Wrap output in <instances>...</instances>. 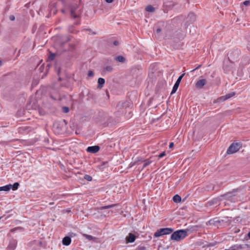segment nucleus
Masks as SVG:
<instances>
[{
    "instance_id": "obj_45",
    "label": "nucleus",
    "mask_w": 250,
    "mask_h": 250,
    "mask_svg": "<svg viewBox=\"0 0 250 250\" xmlns=\"http://www.w3.org/2000/svg\"><path fill=\"white\" fill-rule=\"evenodd\" d=\"M200 66H201V65H199L198 67H197L195 69H193L192 71H194L195 70L198 69Z\"/></svg>"
},
{
    "instance_id": "obj_40",
    "label": "nucleus",
    "mask_w": 250,
    "mask_h": 250,
    "mask_svg": "<svg viewBox=\"0 0 250 250\" xmlns=\"http://www.w3.org/2000/svg\"><path fill=\"white\" fill-rule=\"evenodd\" d=\"M161 28H157V29H156V32H157V33H160L161 32Z\"/></svg>"
},
{
    "instance_id": "obj_47",
    "label": "nucleus",
    "mask_w": 250,
    "mask_h": 250,
    "mask_svg": "<svg viewBox=\"0 0 250 250\" xmlns=\"http://www.w3.org/2000/svg\"><path fill=\"white\" fill-rule=\"evenodd\" d=\"M248 48L250 50V42H249V43L248 44Z\"/></svg>"
},
{
    "instance_id": "obj_36",
    "label": "nucleus",
    "mask_w": 250,
    "mask_h": 250,
    "mask_svg": "<svg viewBox=\"0 0 250 250\" xmlns=\"http://www.w3.org/2000/svg\"><path fill=\"white\" fill-rule=\"evenodd\" d=\"M166 155V153L165 152H163L162 153H160L158 157L159 158H162L163 157H164V156H165Z\"/></svg>"
},
{
    "instance_id": "obj_16",
    "label": "nucleus",
    "mask_w": 250,
    "mask_h": 250,
    "mask_svg": "<svg viewBox=\"0 0 250 250\" xmlns=\"http://www.w3.org/2000/svg\"><path fill=\"white\" fill-rule=\"evenodd\" d=\"M71 238H70V237H69L68 236L64 237L63 238L62 241V243L63 244V245H64L65 246L69 245L71 243Z\"/></svg>"
},
{
    "instance_id": "obj_46",
    "label": "nucleus",
    "mask_w": 250,
    "mask_h": 250,
    "mask_svg": "<svg viewBox=\"0 0 250 250\" xmlns=\"http://www.w3.org/2000/svg\"><path fill=\"white\" fill-rule=\"evenodd\" d=\"M248 236L250 239V231L248 233Z\"/></svg>"
},
{
    "instance_id": "obj_48",
    "label": "nucleus",
    "mask_w": 250,
    "mask_h": 250,
    "mask_svg": "<svg viewBox=\"0 0 250 250\" xmlns=\"http://www.w3.org/2000/svg\"><path fill=\"white\" fill-rule=\"evenodd\" d=\"M229 250H235V249L233 247H231V249Z\"/></svg>"
},
{
    "instance_id": "obj_26",
    "label": "nucleus",
    "mask_w": 250,
    "mask_h": 250,
    "mask_svg": "<svg viewBox=\"0 0 250 250\" xmlns=\"http://www.w3.org/2000/svg\"><path fill=\"white\" fill-rule=\"evenodd\" d=\"M117 61L119 62H123L125 61V59L122 56H118L116 58Z\"/></svg>"
},
{
    "instance_id": "obj_10",
    "label": "nucleus",
    "mask_w": 250,
    "mask_h": 250,
    "mask_svg": "<svg viewBox=\"0 0 250 250\" xmlns=\"http://www.w3.org/2000/svg\"><path fill=\"white\" fill-rule=\"evenodd\" d=\"M100 150V147L98 146H88L86 148V151L88 152L91 153H96Z\"/></svg>"
},
{
    "instance_id": "obj_41",
    "label": "nucleus",
    "mask_w": 250,
    "mask_h": 250,
    "mask_svg": "<svg viewBox=\"0 0 250 250\" xmlns=\"http://www.w3.org/2000/svg\"><path fill=\"white\" fill-rule=\"evenodd\" d=\"M173 146H174L173 143H170L169 145V147L172 148Z\"/></svg>"
},
{
    "instance_id": "obj_21",
    "label": "nucleus",
    "mask_w": 250,
    "mask_h": 250,
    "mask_svg": "<svg viewBox=\"0 0 250 250\" xmlns=\"http://www.w3.org/2000/svg\"><path fill=\"white\" fill-rule=\"evenodd\" d=\"M152 162L150 159H146L144 161V164L142 170H143L145 167H146Z\"/></svg>"
},
{
    "instance_id": "obj_17",
    "label": "nucleus",
    "mask_w": 250,
    "mask_h": 250,
    "mask_svg": "<svg viewBox=\"0 0 250 250\" xmlns=\"http://www.w3.org/2000/svg\"><path fill=\"white\" fill-rule=\"evenodd\" d=\"M113 68L111 66H104L102 71V74H104L106 72H110L112 71Z\"/></svg>"
},
{
    "instance_id": "obj_53",
    "label": "nucleus",
    "mask_w": 250,
    "mask_h": 250,
    "mask_svg": "<svg viewBox=\"0 0 250 250\" xmlns=\"http://www.w3.org/2000/svg\"><path fill=\"white\" fill-rule=\"evenodd\" d=\"M70 210H67V212H70Z\"/></svg>"
},
{
    "instance_id": "obj_8",
    "label": "nucleus",
    "mask_w": 250,
    "mask_h": 250,
    "mask_svg": "<svg viewBox=\"0 0 250 250\" xmlns=\"http://www.w3.org/2000/svg\"><path fill=\"white\" fill-rule=\"evenodd\" d=\"M223 196L225 199H226L231 202H235L237 201L235 195H233L232 193H228L227 194L224 195Z\"/></svg>"
},
{
    "instance_id": "obj_6",
    "label": "nucleus",
    "mask_w": 250,
    "mask_h": 250,
    "mask_svg": "<svg viewBox=\"0 0 250 250\" xmlns=\"http://www.w3.org/2000/svg\"><path fill=\"white\" fill-rule=\"evenodd\" d=\"M234 95H235V93L234 92H232L231 93L227 94H226L225 96H221V97L218 98L216 100V101H214V103H215L216 102L220 103V102H224L226 100L230 98L231 97L233 96Z\"/></svg>"
},
{
    "instance_id": "obj_39",
    "label": "nucleus",
    "mask_w": 250,
    "mask_h": 250,
    "mask_svg": "<svg viewBox=\"0 0 250 250\" xmlns=\"http://www.w3.org/2000/svg\"><path fill=\"white\" fill-rule=\"evenodd\" d=\"M113 44L115 46H117L119 44V42L117 41H115L113 42Z\"/></svg>"
},
{
    "instance_id": "obj_1",
    "label": "nucleus",
    "mask_w": 250,
    "mask_h": 250,
    "mask_svg": "<svg viewBox=\"0 0 250 250\" xmlns=\"http://www.w3.org/2000/svg\"><path fill=\"white\" fill-rule=\"evenodd\" d=\"M67 8L69 9L72 18L79 20L80 19L82 11L76 3L74 2Z\"/></svg>"
},
{
    "instance_id": "obj_43",
    "label": "nucleus",
    "mask_w": 250,
    "mask_h": 250,
    "mask_svg": "<svg viewBox=\"0 0 250 250\" xmlns=\"http://www.w3.org/2000/svg\"><path fill=\"white\" fill-rule=\"evenodd\" d=\"M80 24V21H77L74 23L75 25H79Z\"/></svg>"
},
{
    "instance_id": "obj_49",
    "label": "nucleus",
    "mask_w": 250,
    "mask_h": 250,
    "mask_svg": "<svg viewBox=\"0 0 250 250\" xmlns=\"http://www.w3.org/2000/svg\"><path fill=\"white\" fill-rule=\"evenodd\" d=\"M50 205H53L54 204V203L53 202H50L49 203V204Z\"/></svg>"
},
{
    "instance_id": "obj_5",
    "label": "nucleus",
    "mask_w": 250,
    "mask_h": 250,
    "mask_svg": "<svg viewBox=\"0 0 250 250\" xmlns=\"http://www.w3.org/2000/svg\"><path fill=\"white\" fill-rule=\"evenodd\" d=\"M233 67V63L229 58L225 60L223 62V68L226 73L230 71Z\"/></svg>"
},
{
    "instance_id": "obj_18",
    "label": "nucleus",
    "mask_w": 250,
    "mask_h": 250,
    "mask_svg": "<svg viewBox=\"0 0 250 250\" xmlns=\"http://www.w3.org/2000/svg\"><path fill=\"white\" fill-rule=\"evenodd\" d=\"M98 87L99 89H101L103 87L104 84L105 83V80L104 78H99L98 80Z\"/></svg>"
},
{
    "instance_id": "obj_52",
    "label": "nucleus",
    "mask_w": 250,
    "mask_h": 250,
    "mask_svg": "<svg viewBox=\"0 0 250 250\" xmlns=\"http://www.w3.org/2000/svg\"><path fill=\"white\" fill-rule=\"evenodd\" d=\"M1 65V62L0 61V66Z\"/></svg>"
},
{
    "instance_id": "obj_9",
    "label": "nucleus",
    "mask_w": 250,
    "mask_h": 250,
    "mask_svg": "<svg viewBox=\"0 0 250 250\" xmlns=\"http://www.w3.org/2000/svg\"><path fill=\"white\" fill-rule=\"evenodd\" d=\"M239 54L240 51L238 50H235L231 51L229 53V57L228 58H229V59H231L232 60H235L238 58Z\"/></svg>"
},
{
    "instance_id": "obj_27",
    "label": "nucleus",
    "mask_w": 250,
    "mask_h": 250,
    "mask_svg": "<svg viewBox=\"0 0 250 250\" xmlns=\"http://www.w3.org/2000/svg\"><path fill=\"white\" fill-rule=\"evenodd\" d=\"M50 97L54 100H61V98L58 94H56L55 96L51 95Z\"/></svg>"
},
{
    "instance_id": "obj_54",
    "label": "nucleus",
    "mask_w": 250,
    "mask_h": 250,
    "mask_svg": "<svg viewBox=\"0 0 250 250\" xmlns=\"http://www.w3.org/2000/svg\"><path fill=\"white\" fill-rule=\"evenodd\" d=\"M1 219V217H0V219Z\"/></svg>"
},
{
    "instance_id": "obj_3",
    "label": "nucleus",
    "mask_w": 250,
    "mask_h": 250,
    "mask_svg": "<svg viewBox=\"0 0 250 250\" xmlns=\"http://www.w3.org/2000/svg\"><path fill=\"white\" fill-rule=\"evenodd\" d=\"M173 229L170 228H162L158 230L154 234L155 237H158L164 235H167L172 232Z\"/></svg>"
},
{
    "instance_id": "obj_14",
    "label": "nucleus",
    "mask_w": 250,
    "mask_h": 250,
    "mask_svg": "<svg viewBox=\"0 0 250 250\" xmlns=\"http://www.w3.org/2000/svg\"><path fill=\"white\" fill-rule=\"evenodd\" d=\"M136 236L133 233H129L128 236L126 237V240L129 243H133L135 241Z\"/></svg>"
},
{
    "instance_id": "obj_44",
    "label": "nucleus",
    "mask_w": 250,
    "mask_h": 250,
    "mask_svg": "<svg viewBox=\"0 0 250 250\" xmlns=\"http://www.w3.org/2000/svg\"><path fill=\"white\" fill-rule=\"evenodd\" d=\"M62 12L63 13V14H65V11L64 9H62V10H61Z\"/></svg>"
},
{
    "instance_id": "obj_24",
    "label": "nucleus",
    "mask_w": 250,
    "mask_h": 250,
    "mask_svg": "<svg viewBox=\"0 0 250 250\" xmlns=\"http://www.w3.org/2000/svg\"><path fill=\"white\" fill-rule=\"evenodd\" d=\"M68 30L70 33L73 34L77 33L78 32L74 30V27L72 25L69 26Z\"/></svg>"
},
{
    "instance_id": "obj_11",
    "label": "nucleus",
    "mask_w": 250,
    "mask_h": 250,
    "mask_svg": "<svg viewBox=\"0 0 250 250\" xmlns=\"http://www.w3.org/2000/svg\"><path fill=\"white\" fill-rule=\"evenodd\" d=\"M187 19V22H188L189 23H191L196 20V16L194 13H190L188 15Z\"/></svg>"
},
{
    "instance_id": "obj_25",
    "label": "nucleus",
    "mask_w": 250,
    "mask_h": 250,
    "mask_svg": "<svg viewBox=\"0 0 250 250\" xmlns=\"http://www.w3.org/2000/svg\"><path fill=\"white\" fill-rule=\"evenodd\" d=\"M141 161L139 158H137V159L135 160L134 162H131L129 165V167L130 168L133 167L138 162Z\"/></svg>"
},
{
    "instance_id": "obj_37",
    "label": "nucleus",
    "mask_w": 250,
    "mask_h": 250,
    "mask_svg": "<svg viewBox=\"0 0 250 250\" xmlns=\"http://www.w3.org/2000/svg\"><path fill=\"white\" fill-rule=\"evenodd\" d=\"M20 228H19V227H17V228H15L14 229H12L10 230V232H14V231H15L16 230H18L19 229H20Z\"/></svg>"
},
{
    "instance_id": "obj_2",
    "label": "nucleus",
    "mask_w": 250,
    "mask_h": 250,
    "mask_svg": "<svg viewBox=\"0 0 250 250\" xmlns=\"http://www.w3.org/2000/svg\"><path fill=\"white\" fill-rule=\"evenodd\" d=\"M187 235V231L184 229H180L174 232L171 235V239L179 241L185 238Z\"/></svg>"
},
{
    "instance_id": "obj_33",
    "label": "nucleus",
    "mask_w": 250,
    "mask_h": 250,
    "mask_svg": "<svg viewBox=\"0 0 250 250\" xmlns=\"http://www.w3.org/2000/svg\"><path fill=\"white\" fill-rule=\"evenodd\" d=\"M94 76V73L92 71L90 70L88 72V76L90 77H92Z\"/></svg>"
},
{
    "instance_id": "obj_15",
    "label": "nucleus",
    "mask_w": 250,
    "mask_h": 250,
    "mask_svg": "<svg viewBox=\"0 0 250 250\" xmlns=\"http://www.w3.org/2000/svg\"><path fill=\"white\" fill-rule=\"evenodd\" d=\"M62 1V4H63V6L67 8L68 6H70L72 3H74L75 2V0H60Z\"/></svg>"
},
{
    "instance_id": "obj_42",
    "label": "nucleus",
    "mask_w": 250,
    "mask_h": 250,
    "mask_svg": "<svg viewBox=\"0 0 250 250\" xmlns=\"http://www.w3.org/2000/svg\"><path fill=\"white\" fill-rule=\"evenodd\" d=\"M114 0H105V1L107 3H111Z\"/></svg>"
},
{
    "instance_id": "obj_12",
    "label": "nucleus",
    "mask_w": 250,
    "mask_h": 250,
    "mask_svg": "<svg viewBox=\"0 0 250 250\" xmlns=\"http://www.w3.org/2000/svg\"><path fill=\"white\" fill-rule=\"evenodd\" d=\"M206 79H201L198 81L196 83V87L198 88H202L206 83Z\"/></svg>"
},
{
    "instance_id": "obj_34",
    "label": "nucleus",
    "mask_w": 250,
    "mask_h": 250,
    "mask_svg": "<svg viewBox=\"0 0 250 250\" xmlns=\"http://www.w3.org/2000/svg\"><path fill=\"white\" fill-rule=\"evenodd\" d=\"M27 127H20L19 129V132L20 133L22 132L23 130H25L26 129Z\"/></svg>"
},
{
    "instance_id": "obj_4",
    "label": "nucleus",
    "mask_w": 250,
    "mask_h": 250,
    "mask_svg": "<svg viewBox=\"0 0 250 250\" xmlns=\"http://www.w3.org/2000/svg\"><path fill=\"white\" fill-rule=\"evenodd\" d=\"M241 147V145L240 143H233L230 145L227 149V153L228 154H231L237 152Z\"/></svg>"
},
{
    "instance_id": "obj_38",
    "label": "nucleus",
    "mask_w": 250,
    "mask_h": 250,
    "mask_svg": "<svg viewBox=\"0 0 250 250\" xmlns=\"http://www.w3.org/2000/svg\"><path fill=\"white\" fill-rule=\"evenodd\" d=\"M15 17H14V16H13V15H11V16L9 17V19H10L11 21H14V20H15Z\"/></svg>"
},
{
    "instance_id": "obj_23",
    "label": "nucleus",
    "mask_w": 250,
    "mask_h": 250,
    "mask_svg": "<svg viewBox=\"0 0 250 250\" xmlns=\"http://www.w3.org/2000/svg\"><path fill=\"white\" fill-rule=\"evenodd\" d=\"M146 10L147 12H153L155 11V8L152 6L149 5L146 7Z\"/></svg>"
},
{
    "instance_id": "obj_28",
    "label": "nucleus",
    "mask_w": 250,
    "mask_h": 250,
    "mask_svg": "<svg viewBox=\"0 0 250 250\" xmlns=\"http://www.w3.org/2000/svg\"><path fill=\"white\" fill-rule=\"evenodd\" d=\"M20 186V184L16 182L13 185H12V188L13 190H16L18 189L19 186Z\"/></svg>"
},
{
    "instance_id": "obj_7",
    "label": "nucleus",
    "mask_w": 250,
    "mask_h": 250,
    "mask_svg": "<svg viewBox=\"0 0 250 250\" xmlns=\"http://www.w3.org/2000/svg\"><path fill=\"white\" fill-rule=\"evenodd\" d=\"M184 75H185V73H183L179 77V78L177 80L176 83H175V84L172 88V90L171 92V95H172L176 92V91H177V90L179 87V85L181 82V81Z\"/></svg>"
},
{
    "instance_id": "obj_32",
    "label": "nucleus",
    "mask_w": 250,
    "mask_h": 250,
    "mask_svg": "<svg viewBox=\"0 0 250 250\" xmlns=\"http://www.w3.org/2000/svg\"><path fill=\"white\" fill-rule=\"evenodd\" d=\"M55 54L54 53H51L49 56V59L52 61L55 59Z\"/></svg>"
},
{
    "instance_id": "obj_50",
    "label": "nucleus",
    "mask_w": 250,
    "mask_h": 250,
    "mask_svg": "<svg viewBox=\"0 0 250 250\" xmlns=\"http://www.w3.org/2000/svg\"><path fill=\"white\" fill-rule=\"evenodd\" d=\"M56 10H54V11H53V14H54V15L56 14Z\"/></svg>"
},
{
    "instance_id": "obj_35",
    "label": "nucleus",
    "mask_w": 250,
    "mask_h": 250,
    "mask_svg": "<svg viewBox=\"0 0 250 250\" xmlns=\"http://www.w3.org/2000/svg\"><path fill=\"white\" fill-rule=\"evenodd\" d=\"M250 4V0H246L243 2V4L245 6H248Z\"/></svg>"
},
{
    "instance_id": "obj_22",
    "label": "nucleus",
    "mask_w": 250,
    "mask_h": 250,
    "mask_svg": "<svg viewBox=\"0 0 250 250\" xmlns=\"http://www.w3.org/2000/svg\"><path fill=\"white\" fill-rule=\"evenodd\" d=\"M173 201L175 203H179L181 201V197L179 195L176 194L173 196Z\"/></svg>"
},
{
    "instance_id": "obj_51",
    "label": "nucleus",
    "mask_w": 250,
    "mask_h": 250,
    "mask_svg": "<svg viewBox=\"0 0 250 250\" xmlns=\"http://www.w3.org/2000/svg\"><path fill=\"white\" fill-rule=\"evenodd\" d=\"M70 38L69 37H68V39H67L66 41H69L70 40Z\"/></svg>"
},
{
    "instance_id": "obj_30",
    "label": "nucleus",
    "mask_w": 250,
    "mask_h": 250,
    "mask_svg": "<svg viewBox=\"0 0 250 250\" xmlns=\"http://www.w3.org/2000/svg\"><path fill=\"white\" fill-rule=\"evenodd\" d=\"M83 235L84 237H85L86 239H87L89 240H92L94 239V237L90 235L83 234Z\"/></svg>"
},
{
    "instance_id": "obj_20",
    "label": "nucleus",
    "mask_w": 250,
    "mask_h": 250,
    "mask_svg": "<svg viewBox=\"0 0 250 250\" xmlns=\"http://www.w3.org/2000/svg\"><path fill=\"white\" fill-rule=\"evenodd\" d=\"M116 205H117L116 204H112V205H108V206H103V207H100L99 208V209L103 210V209H108V208H110L114 207Z\"/></svg>"
},
{
    "instance_id": "obj_31",
    "label": "nucleus",
    "mask_w": 250,
    "mask_h": 250,
    "mask_svg": "<svg viewBox=\"0 0 250 250\" xmlns=\"http://www.w3.org/2000/svg\"><path fill=\"white\" fill-rule=\"evenodd\" d=\"M62 110L64 113H68L69 111V109L68 107L66 106H63L62 108Z\"/></svg>"
},
{
    "instance_id": "obj_29",
    "label": "nucleus",
    "mask_w": 250,
    "mask_h": 250,
    "mask_svg": "<svg viewBox=\"0 0 250 250\" xmlns=\"http://www.w3.org/2000/svg\"><path fill=\"white\" fill-rule=\"evenodd\" d=\"M84 179L88 181H91L92 180V178L91 176L89 175H85L84 176Z\"/></svg>"
},
{
    "instance_id": "obj_13",
    "label": "nucleus",
    "mask_w": 250,
    "mask_h": 250,
    "mask_svg": "<svg viewBox=\"0 0 250 250\" xmlns=\"http://www.w3.org/2000/svg\"><path fill=\"white\" fill-rule=\"evenodd\" d=\"M17 247V241L15 240H12L10 242L9 244L7 247L8 250H14Z\"/></svg>"
},
{
    "instance_id": "obj_19",
    "label": "nucleus",
    "mask_w": 250,
    "mask_h": 250,
    "mask_svg": "<svg viewBox=\"0 0 250 250\" xmlns=\"http://www.w3.org/2000/svg\"><path fill=\"white\" fill-rule=\"evenodd\" d=\"M12 188V185H8L3 187H0V191H8Z\"/></svg>"
}]
</instances>
